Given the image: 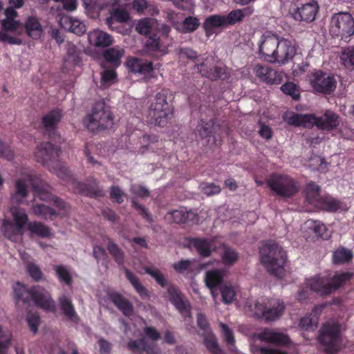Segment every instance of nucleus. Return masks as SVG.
Listing matches in <instances>:
<instances>
[{"label":"nucleus","instance_id":"nucleus-41","mask_svg":"<svg viewBox=\"0 0 354 354\" xmlns=\"http://www.w3.org/2000/svg\"><path fill=\"white\" fill-rule=\"evenodd\" d=\"M199 26V20L194 17H189L185 19L183 23L177 25L176 28L182 32L194 31Z\"/></svg>","mask_w":354,"mask_h":354},{"label":"nucleus","instance_id":"nucleus-39","mask_svg":"<svg viewBox=\"0 0 354 354\" xmlns=\"http://www.w3.org/2000/svg\"><path fill=\"white\" fill-rule=\"evenodd\" d=\"M203 342L207 350L212 353L225 354V353L218 346L216 339L212 333L207 332V333L204 335Z\"/></svg>","mask_w":354,"mask_h":354},{"label":"nucleus","instance_id":"nucleus-30","mask_svg":"<svg viewBox=\"0 0 354 354\" xmlns=\"http://www.w3.org/2000/svg\"><path fill=\"white\" fill-rule=\"evenodd\" d=\"M203 26L208 36L213 34L216 29L227 26L225 15H219L208 17Z\"/></svg>","mask_w":354,"mask_h":354},{"label":"nucleus","instance_id":"nucleus-42","mask_svg":"<svg viewBox=\"0 0 354 354\" xmlns=\"http://www.w3.org/2000/svg\"><path fill=\"white\" fill-rule=\"evenodd\" d=\"M124 55V49L120 47L111 48L104 53L106 59L116 66L120 64V59Z\"/></svg>","mask_w":354,"mask_h":354},{"label":"nucleus","instance_id":"nucleus-6","mask_svg":"<svg viewBox=\"0 0 354 354\" xmlns=\"http://www.w3.org/2000/svg\"><path fill=\"white\" fill-rule=\"evenodd\" d=\"M14 297L17 302L28 303L32 301L35 305L47 312H55L56 305L49 292L44 288L36 286L28 290L20 282L13 285Z\"/></svg>","mask_w":354,"mask_h":354},{"label":"nucleus","instance_id":"nucleus-29","mask_svg":"<svg viewBox=\"0 0 354 354\" xmlns=\"http://www.w3.org/2000/svg\"><path fill=\"white\" fill-rule=\"evenodd\" d=\"M170 41L167 37L162 39L153 35L147 38L146 41V47L149 50L159 52L165 54L167 52Z\"/></svg>","mask_w":354,"mask_h":354},{"label":"nucleus","instance_id":"nucleus-52","mask_svg":"<svg viewBox=\"0 0 354 354\" xmlns=\"http://www.w3.org/2000/svg\"><path fill=\"white\" fill-rule=\"evenodd\" d=\"M80 64V56L79 53L73 50V52L69 51L67 56L64 59V68L66 69H70L72 67L78 66Z\"/></svg>","mask_w":354,"mask_h":354},{"label":"nucleus","instance_id":"nucleus-38","mask_svg":"<svg viewBox=\"0 0 354 354\" xmlns=\"http://www.w3.org/2000/svg\"><path fill=\"white\" fill-rule=\"evenodd\" d=\"M220 290L222 300L225 304H229L234 301L237 293V290L235 286L230 283H225L221 286Z\"/></svg>","mask_w":354,"mask_h":354},{"label":"nucleus","instance_id":"nucleus-25","mask_svg":"<svg viewBox=\"0 0 354 354\" xmlns=\"http://www.w3.org/2000/svg\"><path fill=\"white\" fill-rule=\"evenodd\" d=\"M223 272L220 270H211L205 273V282L210 290L215 304L218 303V293L214 289L223 280Z\"/></svg>","mask_w":354,"mask_h":354},{"label":"nucleus","instance_id":"nucleus-63","mask_svg":"<svg viewBox=\"0 0 354 354\" xmlns=\"http://www.w3.org/2000/svg\"><path fill=\"white\" fill-rule=\"evenodd\" d=\"M270 67L257 64L253 68V71L257 77L262 82H264L266 77L269 71Z\"/></svg>","mask_w":354,"mask_h":354},{"label":"nucleus","instance_id":"nucleus-36","mask_svg":"<svg viewBox=\"0 0 354 354\" xmlns=\"http://www.w3.org/2000/svg\"><path fill=\"white\" fill-rule=\"evenodd\" d=\"M252 12L250 8L243 9H237L231 11L227 15L225 16L227 25H232L241 21L245 16H249Z\"/></svg>","mask_w":354,"mask_h":354},{"label":"nucleus","instance_id":"nucleus-27","mask_svg":"<svg viewBox=\"0 0 354 354\" xmlns=\"http://www.w3.org/2000/svg\"><path fill=\"white\" fill-rule=\"evenodd\" d=\"M170 299L172 304L176 306L178 311L185 317H189L190 310L188 303L183 300L181 294L174 287L169 289Z\"/></svg>","mask_w":354,"mask_h":354},{"label":"nucleus","instance_id":"nucleus-62","mask_svg":"<svg viewBox=\"0 0 354 354\" xmlns=\"http://www.w3.org/2000/svg\"><path fill=\"white\" fill-rule=\"evenodd\" d=\"M108 250L110 253L115 257V261L118 263H122L123 262V254L114 243H109Z\"/></svg>","mask_w":354,"mask_h":354},{"label":"nucleus","instance_id":"nucleus-48","mask_svg":"<svg viewBox=\"0 0 354 354\" xmlns=\"http://www.w3.org/2000/svg\"><path fill=\"white\" fill-rule=\"evenodd\" d=\"M238 253L230 248L224 247L221 258L225 265H232L238 259Z\"/></svg>","mask_w":354,"mask_h":354},{"label":"nucleus","instance_id":"nucleus-61","mask_svg":"<svg viewBox=\"0 0 354 354\" xmlns=\"http://www.w3.org/2000/svg\"><path fill=\"white\" fill-rule=\"evenodd\" d=\"M27 322L30 330L33 333H36L38 330V326L40 322L39 317L38 315L36 313L28 314L27 316Z\"/></svg>","mask_w":354,"mask_h":354},{"label":"nucleus","instance_id":"nucleus-60","mask_svg":"<svg viewBox=\"0 0 354 354\" xmlns=\"http://www.w3.org/2000/svg\"><path fill=\"white\" fill-rule=\"evenodd\" d=\"M201 189L207 196L218 194L221 191L220 187L214 183H202Z\"/></svg>","mask_w":354,"mask_h":354},{"label":"nucleus","instance_id":"nucleus-14","mask_svg":"<svg viewBox=\"0 0 354 354\" xmlns=\"http://www.w3.org/2000/svg\"><path fill=\"white\" fill-rule=\"evenodd\" d=\"M330 33L346 40L354 35V19L348 12L335 14L330 20Z\"/></svg>","mask_w":354,"mask_h":354},{"label":"nucleus","instance_id":"nucleus-17","mask_svg":"<svg viewBox=\"0 0 354 354\" xmlns=\"http://www.w3.org/2000/svg\"><path fill=\"white\" fill-rule=\"evenodd\" d=\"M308 81L317 93H330L335 91L337 86V81L333 76L321 71H315L310 74Z\"/></svg>","mask_w":354,"mask_h":354},{"label":"nucleus","instance_id":"nucleus-9","mask_svg":"<svg viewBox=\"0 0 354 354\" xmlns=\"http://www.w3.org/2000/svg\"><path fill=\"white\" fill-rule=\"evenodd\" d=\"M351 277V274L348 272L335 274L333 277L317 275L306 279L305 284L310 290L324 295L335 291Z\"/></svg>","mask_w":354,"mask_h":354},{"label":"nucleus","instance_id":"nucleus-22","mask_svg":"<svg viewBox=\"0 0 354 354\" xmlns=\"http://www.w3.org/2000/svg\"><path fill=\"white\" fill-rule=\"evenodd\" d=\"M127 66L131 72L140 74L145 78H149L152 76L153 68L151 62L131 57L128 59Z\"/></svg>","mask_w":354,"mask_h":354},{"label":"nucleus","instance_id":"nucleus-40","mask_svg":"<svg viewBox=\"0 0 354 354\" xmlns=\"http://www.w3.org/2000/svg\"><path fill=\"white\" fill-rule=\"evenodd\" d=\"M129 19V13L123 9H115L112 11L111 17L106 19V24L111 29H113V24L115 20L119 22H126Z\"/></svg>","mask_w":354,"mask_h":354},{"label":"nucleus","instance_id":"nucleus-58","mask_svg":"<svg viewBox=\"0 0 354 354\" xmlns=\"http://www.w3.org/2000/svg\"><path fill=\"white\" fill-rule=\"evenodd\" d=\"M310 315L308 316L304 317L301 319L299 326L301 328L308 330H313L316 328L317 319Z\"/></svg>","mask_w":354,"mask_h":354},{"label":"nucleus","instance_id":"nucleus-4","mask_svg":"<svg viewBox=\"0 0 354 354\" xmlns=\"http://www.w3.org/2000/svg\"><path fill=\"white\" fill-rule=\"evenodd\" d=\"M30 185L33 187L35 198H39L44 201H52L54 207L52 208L44 204H35L32 205L31 208L32 213L35 216L47 219L53 218L57 216H64L66 215L67 212L66 204L52 195L50 192V188L48 185L42 182H40L39 185H37L33 176L32 180L30 183H27V188L28 185Z\"/></svg>","mask_w":354,"mask_h":354},{"label":"nucleus","instance_id":"nucleus-59","mask_svg":"<svg viewBox=\"0 0 354 354\" xmlns=\"http://www.w3.org/2000/svg\"><path fill=\"white\" fill-rule=\"evenodd\" d=\"M221 327L222 330V334L226 343L231 347L230 349L233 351V346L234 343V338L233 335V333L231 329L228 328V326L224 324H221Z\"/></svg>","mask_w":354,"mask_h":354},{"label":"nucleus","instance_id":"nucleus-53","mask_svg":"<svg viewBox=\"0 0 354 354\" xmlns=\"http://www.w3.org/2000/svg\"><path fill=\"white\" fill-rule=\"evenodd\" d=\"M26 271L28 274L36 281L41 280L44 274L40 268L35 263H28L26 265Z\"/></svg>","mask_w":354,"mask_h":354},{"label":"nucleus","instance_id":"nucleus-2","mask_svg":"<svg viewBox=\"0 0 354 354\" xmlns=\"http://www.w3.org/2000/svg\"><path fill=\"white\" fill-rule=\"evenodd\" d=\"M6 17L1 20L3 30H0V41L10 44L19 45L22 43V35L26 32L30 37L37 39L43 34L42 26L35 16L28 17L22 25L19 20L17 19L18 13L12 8H7L5 10Z\"/></svg>","mask_w":354,"mask_h":354},{"label":"nucleus","instance_id":"nucleus-15","mask_svg":"<svg viewBox=\"0 0 354 354\" xmlns=\"http://www.w3.org/2000/svg\"><path fill=\"white\" fill-rule=\"evenodd\" d=\"M267 184L273 192L282 197H290L299 189L297 183L287 175L272 174L268 179Z\"/></svg>","mask_w":354,"mask_h":354},{"label":"nucleus","instance_id":"nucleus-46","mask_svg":"<svg viewBox=\"0 0 354 354\" xmlns=\"http://www.w3.org/2000/svg\"><path fill=\"white\" fill-rule=\"evenodd\" d=\"M156 21L151 19H142L140 20L136 26V30L142 35L148 34L151 30L155 26Z\"/></svg>","mask_w":354,"mask_h":354},{"label":"nucleus","instance_id":"nucleus-32","mask_svg":"<svg viewBox=\"0 0 354 354\" xmlns=\"http://www.w3.org/2000/svg\"><path fill=\"white\" fill-rule=\"evenodd\" d=\"M213 241L208 242L205 239H194L189 241V247L196 249L201 256L207 257L215 249Z\"/></svg>","mask_w":354,"mask_h":354},{"label":"nucleus","instance_id":"nucleus-49","mask_svg":"<svg viewBox=\"0 0 354 354\" xmlns=\"http://www.w3.org/2000/svg\"><path fill=\"white\" fill-rule=\"evenodd\" d=\"M132 8L140 15L150 12L151 9L154 10V12H156V10L149 6L146 0H133L132 2Z\"/></svg>","mask_w":354,"mask_h":354},{"label":"nucleus","instance_id":"nucleus-20","mask_svg":"<svg viewBox=\"0 0 354 354\" xmlns=\"http://www.w3.org/2000/svg\"><path fill=\"white\" fill-rule=\"evenodd\" d=\"M303 230L306 239L326 238L328 236L326 227L319 221L312 219L306 221L304 224Z\"/></svg>","mask_w":354,"mask_h":354},{"label":"nucleus","instance_id":"nucleus-26","mask_svg":"<svg viewBox=\"0 0 354 354\" xmlns=\"http://www.w3.org/2000/svg\"><path fill=\"white\" fill-rule=\"evenodd\" d=\"M59 24L64 29L68 30L76 35H81L86 32L85 24L78 19L69 16H62Z\"/></svg>","mask_w":354,"mask_h":354},{"label":"nucleus","instance_id":"nucleus-3","mask_svg":"<svg viewBox=\"0 0 354 354\" xmlns=\"http://www.w3.org/2000/svg\"><path fill=\"white\" fill-rule=\"evenodd\" d=\"M259 53L264 60L272 64L285 65L297 54L295 41L267 31L258 41Z\"/></svg>","mask_w":354,"mask_h":354},{"label":"nucleus","instance_id":"nucleus-64","mask_svg":"<svg viewBox=\"0 0 354 354\" xmlns=\"http://www.w3.org/2000/svg\"><path fill=\"white\" fill-rule=\"evenodd\" d=\"M0 157L4 158L8 160H11L14 158L13 152L10 147L4 143L0 142Z\"/></svg>","mask_w":354,"mask_h":354},{"label":"nucleus","instance_id":"nucleus-12","mask_svg":"<svg viewBox=\"0 0 354 354\" xmlns=\"http://www.w3.org/2000/svg\"><path fill=\"white\" fill-rule=\"evenodd\" d=\"M145 337L140 340H131L128 343L129 349L134 353L159 354L156 342L160 338V333L151 326L144 328Z\"/></svg>","mask_w":354,"mask_h":354},{"label":"nucleus","instance_id":"nucleus-7","mask_svg":"<svg viewBox=\"0 0 354 354\" xmlns=\"http://www.w3.org/2000/svg\"><path fill=\"white\" fill-rule=\"evenodd\" d=\"M261 261L268 270L282 277L286 259L285 251L277 243H266L260 250Z\"/></svg>","mask_w":354,"mask_h":354},{"label":"nucleus","instance_id":"nucleus-23","mask_svg":"<svg viewBox=\"0 0 354 354\" xmlns=\"http://www.w3.org/2000/svg\"><path fill=\"white\" fill-rule=\"evenodd\" d=\"M261 341L277 345H283L289 342L288 337L283 333L277 332L270 328H265L257 335Z\"/></svg>","mask_w":354,"mask_h":354},{"label":"nucleus","instance_id":"nucleus-54","mask_svg":"<svg viewBox=\"0 0 354 354\" xmlns=\"http://www.w3.org/2000/svg\"><path fill=\"white\" fill-rule=\"evenodd\" d=\"M281 89L285 94L290 95L293 99H298L299 97V89L292 82L284 84L281 86Z\"/></svg>","mask_w":354,"mask_h":354},{"label":"nucleus","instance_id":"nucleus-51","mask_svg":"<svg viewBox=\"0 0 354 354\" xmlns=\"http://www.w3.org/2000/svg\"><path fill=\"white\" fill-rule=\"evenodd\" d=\"M12 336L9 330H4L0 326V353H3L10 346Z\"/></svg>","mask_w":354,"mask_h":354},{"label":"nucleus","instance_id":"nucleus-43","mask_svg":"<svg viewBox=\"0 0 354 354\" xmlns=\"http://www.w3.org/2000/svg\"><path fill=\"white\" fill-rule=\"evenodd\" d=\"M53 269L60 281L64 282L67 285L71 284V272L66 266L63 265H55L53 266Z\"/></svg>","mask_w":354,"mask_h":354},{"label":"nucleus","instance_id":"nucleus-13","mask_svg":"<svg viewBox=\"0 0 354 354\" xmlns=\"http://www.w3.org/2000/svg\"><path fill=\"white\" fill-rule=\"evenodd\" d=\"M341 330L342 326L335 321H330L324 324L319 339L326 352L334 353L340 349Z\"/></svg>","mask_w":354,"mask_h":354},{"label":"nucleus","instance_id":"nucleus-57","mask_svg":"<svg viewBox=\"0 0 354 354\" xmlns=\"http://www.w3.org/2000/svg\"><path fill=\"white\" fill-rule=\"evenodd\" d=\"M116 79V73L113 70L104 71L102 74V86L106 88L113 84Z\"/></svg>","mask_w":354,"mask_h":354},{"label":"nucleus","instance_id":"nucleus-11","mask_svg":"<svg viewBox=\"0 0 354 354\" xmlns=\"http://www.w3.org/2000/svg\"><path fill=\"white\" fill-rule=\"evenodd\" d=\"M113 118L108 106L102 102H98L93 108L91 114L84 120V125L91 131L111 127Z\"/></svg>","mask_w":354,"mask_h":354},{"label":"nucleus","instance_id":"nucleus-1","mask_svg":"<svg viewBox=\"0 0 354 354\" xmlns=\"http://www.w3.org/2000/svg\"><path fill=\"white\" fill-rule=\"evenodd\" d=\"M32 180V174L24 172L15 180V191L11 195L10 201L12 206L10 209L13 223L8 220H4L1 225V230L5 236L12 241L21 239L24 234V228L28 225V215L24 209L18 206L23 203L28 194L27 183Z\"/></svg>","mask_w":354,"mask_h":354},{"label":"nucleus","instance_id":"nucleus-45","mask_svg":"<svg viewBox=\"0 0 354 354\" xmlns=\"http://www.w3.org/2000/svg\"><path fill=\"white\" fill-rule=\"evenodd\" d=\"M126 277L134 287L137 292L142 297H146L148 296V292L146 288L140 283L138 278L133 275L130 271L125 270Z\"/></svg>","mask_w":354,"mask_h":354},{"label":"nucleus","instance_id":"nucleus-8","mask_svg":"<svg viewBox=\"0 0 354 354\" xmlns=\"http://www.w3.org/2000/svg\"><path fill=\"white\" fill-rule=\"evenodd\" d=\"M247 310L254 316L264 318L267 321H274L283 313L284 306L279 299L261 297L251 300L245 306Z\"/></svg>","mask_w":354,"mask_h":354},{"label":"nucleus","instance_id":"nucleus-21","mask_svg":"<svg viewBox=\"0 0 354 354\" xmlns=\"http://www.w3.org/2000/svg\"><path fill=\"white\" fill-rule=\"evenodd\" d=\"M317 11L318 6L317 3L312 1L302 4L292 15L295 20L310 22L315 19Z\"/></svg>","mask_w":354,"mask_h":354},{"label":"nucleus","instance_id":"nucleus-34","mask_svg":"<svg viewBox=\"0 0 354 354\" xmlns=\"http://www.w3.org/2000/svg\"><path fill=\"white\" fill-rule=\"evenodd\" d=\"M62 117V112L59 109L50 111L43 117L42 122L44 127L47 131L53 129L60 122Z\"/></svg>","mask_w":354,"mask_h":354},{"label":"nucleus","instance_id":"nucleus-28","mask_svg":"<svg viewBox=\"0 0 354 354\" xmlns=\"http://www.w3.org/2000/svg\"><path fill=\"white\" fill-rule=\"evenodd\" d=\"M88 39L91 45L97 47H106L113 43L110 35L98 29L89 32Z\"/></svg>","mask_w":354,"mask_h":354},{"label":"nucleus","instance_id":"nucleus-18","mask_svg":"<svg viewBox=\"0 0 354 354\" xmlns=\"http://www.w3.org/2000/svg\"><path fill=\"white\" fill-rule=\"evenodd\" d=\"M99 302L103 305L109 306L111 303L115 304L125 315H130L133 311L132 305L130 302L122 297L118 293L109 290H104L98 295Z\"/></svg>","mask_w":354,"mask_h":354},{"label":"nucleus","instance_id":"nucleus-33","mask_svg":"<svg viewBox=\"0 0 354 354\" xmlns=\"http://www.w3.org/2000/svg\"><path fill=\"white\" fill-rule=\"evenodd\" d=\"M59 302L64 314L72 321L75 322L77 317L71 299L66 295L63 294L59 297Z\"/></svg>","mask_w":354,"mask_h":354},{"label":"nucleus","instance_id":"nucleus-35","mask_svg":"<svg viewBox=\"0 0 354 354\" xmlns=\"http://www.w3.org/2000/svg\"><path fill=\"white\" fill-rule=\"evenodd\" d=\"M319 187L314 183H310L306 188V196L307 201L315 207H317L319 202L323 197L319 196Z\"/></svg>","mask_w":354,"mask_h":354},{"label":"nucleus","instance_id":"nucleus-47","mask_svg":"<svg viewBox=\"0 0 354 354\" xmlns=\"http://www.w3.org/2000/svg\"><path fill=\"white\" fill-rule=\"evenodd\" d=\"M353 255L349 250L341 248L333 253V261L335 263H344L351 259Z\"/></svg>","mask_w":354,"mask_h":354},{"label":"nucleus","instance_id":"nucleus-10","mask_svg":"<svg viewBox=\"0 0 354 354\" xmlns=\"http://www.w3.org/2000/svg\"><path fill=\"white\" fill-rule=\"evenodd\" d=\"M167 91L162 90L157 93L154 101L149 106L147 117L149 121L156 125L166 124L172 116L173 109L167 101Z\"/></svg>","mask_w":354,"mask_h":354},{"label":"nucleus","instance_id":"nucleus-56","mask_svg":"<svg viewBox=\"0 0 354 354\" xmlns=\"http://www.w3.org/2000/svg\"><path fill=\"white\" fill-rule=\"evenodd\" d=\"M145 272L150 274L156 282L161 286L164 287L167 284V281L162 274L154 267H147L145 268Z\"/></svg>","mask_w":354,"mask_h":354},{"label":"nucleus","instance_id":"nucleus-37","mask_svg":"<svg viewBox=\"0 0 354 354\" xmlns=\"http://www.w3.org/2000/svg\"><path fill=\"white\" fill-rule=\"evenodd\" d=\"M31 234L41 237H50L53 234L48 227L40 222H31L27 225Z\"/></svg>","mask_w":354,"mask_h":354},{"label":"nucleus","instance_id":"nucleus-55","mask_svg":"<svg viewBox=\"0 0 354 354\" xmlns=\"http://www.w3.org/2000/svg\"><path fill=\"white\" fill-rule=\"evenodd\" d=\"M282 80L283 75L281 72L270 68L264 82L271 84H279L281 82Z\"/></svg>","mask_w":354,"mask_h":354},{"label":"nucleus","instance_id":"nucleus-44","mask_svg":"<svg viewBox=\"0 0 354 354\" xmlns=\"http://www.w3.org/2000/svg\"><path fill=\"white\" fill-rule=\"evenodd\" d=\"M342 64L347 68H354V48L342 50L340 56Z\"/></svg>","mask_w":354,"mask_h":354},{"label":"nucleus","instance_id":"nucleus-5","mask_svg":"<svg viewBox=\"0 0 354 354\" xmlns=\"http://www.w3.org/2000/svg\"><path fill=\"white\" fill-rule=\"evenodd\" d=\"M283 120L289 124L312 127L314 125L317 128L331 131L340 124L339 116L330 111H326L322 116L315 117L312 114H298L288 111L283 115Z\"/></svg>","mask_w":354,"mask_h":354},{"label":"nucleus","instance_id":"nucleus-31","mask_svg":"<svg viewBox=\"0 0 354 354\" xmlns=\"http://www.w3.org/2000/svg\"><path fill=\"white\" fill-rule=\"evenodd\" d=\"M195 214L192 211H185L184 209H176L168 213L165 218L169 222L184 223L192 220Z\"/></svg>","mask_w":354,"mask_h":354},{"label":"nucleus","instance_id":"nucleus-24","mask_svg":"<svg viewBox=\"0 0 354 354\" xmlns=\"http://www.w3.org/2000/svg\"><path fill=\"white\" fill-rule=\"evenodd\" d=\"M317 204L318 205L317 208L328 212H344L350 207L347 201H338L330 196L323 197L322 201Z\"/></svg>","mask_w":354,"mask_h":354},{"label":"nucleus","instance_id":"nucleus-50","mask_svg":"<svg viewBox=\"0 0 354 354\" xmlns=\"http://www.w3.org/2000/svg\"><path fill=\"white\" fill-rule=\"evenodd\" d=\"M214 122L212 120L208 122L201 121L196 127V133L203 139L209 136Z\"/></svg>","mask_w":354,"mask_h":354},{"label":"nucleus","instance_id":"nucleus-19","mask_svg":"<svg viewBox=\"0 0 354 354\" xmlns=\"http://www.w3.org/2000/svg\"><path fill=\"white\" fill-rule=\"evenodd\" d=\"M214 60L212 58L207 59L205 62L198 64L196 69L203 75L209 78L212 80H216L217 79H226L227 77L226 73V68L222 66H216L213 70L212 68L208 69L213 64Z\"/></svg>","mask_w":354,"mask_h":354},{"label":"nucleus","instance_id":"nucleus-16","mask_svg":"<svg viewBox=\"0 0 354 354\" xmlns=\"http://www.w3.org/2000/svg\"><path fill=\"white\" fill-rule=\"evenodd\" d=\"M58 157V149L55 148L51 143L45 142L39 145L35 152L36 161L46 165L49 169L55 172L59 177L64 178L68 175V170L64 166L59 165L57 169H54L50 162L55 160Z\"/></svg>","mask_w":354,"mask_h":354}]
</instances>
